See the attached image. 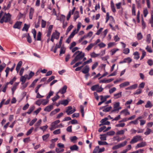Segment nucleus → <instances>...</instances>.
Here are the masks:
<instances>
[{"instance_id": "9", "label": "nucleus", "mask_w": 153, "mask_h": 153, "mask_svg": "<svg viewBox=\"0 0 153 153\" xmlns=\"http://www.w3.org/2000/svg\"><path fill=\"white\" fill-rule=\"evenodd\" d=\"M110 22L109 24L110 27L112 30H114V28L113 26V25L115 23V21L114 18L111 16H110Z\"/></svg>"}, {"instance_id": "31", "label": "nucleus", "mask_w": 153, "mask_h": 153, "mask_svg": "<svg viewBox=\"0 0 153 153\" xmlns=\"http://www.w3.org/2000/svg\"><path fill=\"white\" fill-rule=\"evenodd\" d=\"M79 17V12L77 11H76L74 14V21H75L76 19Z\"/></svg>"}, {"instance_id": "22", "label": "nucleus", "mask_w": 153, "mask_h": 153, "mask_svg": "<svg viewBox=\"0 0 153 153\" xmlns=\"http://www.w3.org/2000/svg\"><path fill=\"white\" fill-rule=\"evenodd\" d=\"M34 12V10L32 8H31L30 9L29 12V18L31 19L33 18V14Z\"/></svg>"}, {"instance_id": "47", "label": "nucleus", "mask_w": 153, "mask_h": 153, "mask_svg": "<svg viewBox=\"0 0 153 153\" xmlns=\"http://www.w3.org/2000/svg\"><path fill=\"white\" fill-rule=\"evenodd\" d=\"M65 48L64 47H61L60 51V52L59 53V55H61L62 54L64 53L65 52Z\"/></svg>"}, {"instance_id": "5", "label": "nucleus", "mask_w": 153, "mask_h": 153, "mask_svg": "<svg viewBox=\"0 0 153 153\" xmlns=\"http://www.w3.org/2000/svg\"><path fill=\"white\" fill-rule=\"evenodd\" d=\"M91 89L93 91H96L98 92H100L102 91L103 88L101 87H100L99 85L97 84L93 86L91 88Z\"/></svg>"}, {"instance_id": "36", "label": "nucleus", "mask_w": 153, "mask_h": 153, "mask_svg": "<svg viewBox=\"0 0 153 153\" xmlns=\"http://www.w3.org/2000/svg\"><path fill=\"white\" fill-rule=\"evenodd\" d=\"M143 38V36L141 33H138L137 35V38L139 40Z\"/></svg>"}, {"instance_id": "58", "label": "nucleus", "mask_w": 153, "mask_h": 153, "mask_svg": "<svg viewBox=\"0 0 153 153\" xmlns=\"http://www.w3.org/2000/svg\"><path fill=\"white\" fill-rule=\"evenodd\" d=\"M125 123H120L116 125V126L117 127H123L125 126Z\"/></svg>"}, {"instance_id": "40", "label": "nucleus", "mask_w": 153, "mask_h": 153, "mask_svg": "<svg viewBox=\"0 0 153 153\" xmlns=\"http://www.w3.org/2000/svg\"><path fill=\"white\" fill-rule=\"evenodd\" d=\"M27 42L29 43H31L32 42L31 38L29 33H28L27 34Z\"/></svg>"}, {"instance_id": "29", "label": "nucleus", "mask_w": 153, "mask_h": 153, "mask_svg": "<svg viewBox=\"0 0 153 153\" xmlns=\"http://www.w3.org/2000/svg\"><path fill=\"white\" fill-rule=\"evenodd\" d=\"M27 77V74H25L24 76H22L20 78V81H26Z\"/></svg>"}, {"instance_id": "39", "label": "nucleus", "mask_w": 153, "mask_h": 153, "mask_svg": "<svg viewBox=\"0 0 153 153\" xmlns=\"http://www.w3.org/2000/svg\"><path fill=\"white\" fill-rule=\"evenodd\" d=\"M135 8V4H132V15L134 16H135L136 15Z\"/></svg>"}, {"instance_id": "18", "label": "nucleus", "mask_w": 153, "mask_h": 153, "mask_svg": "<svg viewBox=\"0 0 153 153\" xmlns=\"http://www.w3.org/2000/svg\"><path fill=\"white\" fill-rule=\"evenodd\" d=\"M19 82H16L14 83L13 88H11V90L12 91V94H13L15 91L16 90L17 88V86H18Z\"/></svg>"}, {"instance_id": "16", "label": "nucleus", "mask_w": 153, "mask_h": 153, "mask_svg": "<svg viewBox=\"0 0 153 153\" xmlns=\"http://www.w3.org/2000/svg\"><path fill=\"white\" fill-rule=\"evenodd\" d=\"M53 108V105H50L46 107L44 109V111H45L50 112Z\"/></svg>"}, {"instance_id": "55", "label": "nucleus", "mask_w": 153, "mask_h": 153, "mask_svg": "<svg viewBox=\"0 0 153 153\" xmlns=\"http://www.w3.org/2000/svg\"><path fill=\"white\" fill-rule=\"evenodd\" d=\"M37 120V119L36 118H34L29 123V125L30 126H32Z\"/></svg>"}, {"instance_id": "27", "label": "nucleus", "mask_w": 153, "mask_h": 153, "mask_svg": "<svg viewBox=\"0 0 153 153\" xmlns=\"http://www.w3.org/2000/svg\"><path fill=\"white\" fill-rule=\"evenodd\" d=\"M30 26V25H27L26 24H25L24 25V27L22 28V30L23 31H26L27 32L28 30V29Z\"/></svg>"}, {"instance_id": "13", "label": "nucleus", "mask_w": 153, "mask_h": 153, "mask_svg": "<svg viewBox=\"0 0 153 153\" xmlns=\"http://www.w3.org/2000/svg\"><path fill=\"white\" fill-rule=\"evenodd\" d=\"M89 71V66L86 65L84 67L82 71L83 74H86L88 73Z\"/></svg>"}, {"instance_id": "43", "label": "nucleus", "mask_w": 153, "mask_h": 153, "mask_svg": "<svg viewBox=\"0 0 153 153\" xmlns=\"http://www.w3.org/2000/svg\"><path fill=\"white\" fill-rule=\"evenodd\" d=\"M46 22L43 19L42 20L41 27L42 28H45L46 25Z\"/></svg>"}, {"instance_id": "3", "label": "nucleus", "mask_w": 153, "mask_h": 153, "mask_svg": "<svg viewBox=\"0 0 153 153\" xmlns=\"http://www.w3.org/2000/svg\"><path fill=\"white\" fill-rule=\"evenodd\" d=\"M127 143V141H125L117 145L114 146L112 148V149L115 150L123 147L126 145Z\"/></svg>"}, {"instance_id": "10", "label": "nucleus", "mask_w": 153, "mask_h": 153, "mask_svg": "<svg viewBox=\"0 0 153 153\" xmlns=\"http://www.w3.org/2000/svg\"><path fill=\"white\" fill-rule=\"evenodd\" d=\"M22 23V22H21L18 21L14 24L13 26L14 28L20 29L21 27V25Z\"/></svg>"}, {"instance_id": "59", "label": "nucleus", "mask_w": 153, "mask_h": 153, "mask_svg": "<svg viewBox=\"0 0 153 153\" xmlns=\"http://www.w3.org/2000/svg\"><path fill=\"white\" fill-rule=\"evenodd\" d=\"M99 149V146H96L93 150L92 153H97V152L98 153Z\"/></svg>"}, {"instance_id": "52", "label": "nucleus", "mask_w": 153, "mask_h": 153, "mask_svg": "<svg viewBox=\"0 0 153 153\" xmlns=\"http://www.w3.org/2000/svg\"><path fill=\"white\" fill-rule=\"evenodd\" d=\"M49 136L50 134H49L43 135L42 137L43 140H46L49 137Z\"/></svg>"}, {"instance_id": "28", "label": "nucleus", "mask_w": 153, "mask_h": 153, "mask_svg": "<svg viewBox=\"0 0 153 153\" xmlns=\"http://www.w3.org/2000/svg\"><path fill=\"white\" fill-rule=\"evenodd\" d=\"M100 55V54H96L94 52H93L90 54V55L92 58H95Z\"/></svg>"}, {"instance_id": "21", "label": "nucleus", "mask_w": 153, "mask_h": 153, "mask_svg": "<svg viewBox=\"0 0 153 153\" xmlns=\"http://www.w3.org/2000/svg\"><path fill=\"white\" fill-rule=\"evenodd\" d=\"M122 92H120L119 93L114 94V98L117 99L121 97L122 96Z\"/></svg>"}, {"instance_id": "1", "label": "nucleus", "mask_w": 153, "mask_h": 153, "mask_svg": "<svg viewBox=\"0 0 153 153\" xmlns=\"http://www.w3.org/2000/svg\"><path fill=\"white\" fill-rule=\"evenodd\" d=\"M11 15L9 13H5L0 21V23H2L4 22H9L11 19Z\"/></svg>"}, {"instance_id": "4", "label": "nucleus", "mask_w": 153, "mask_h": 153, "mask_svg": "<svg viewBox=\"0 0 153 153\" xmlns=\"http://www.w3.org/2000/svg\"><path fill=\"white\" fill-rule=\"evenodd\" d=\"M60 122L59 120H57L51 123L50 129L51 131H53L58 128V125Z\"/></svg>"}, {"instance_id": "56", "label": "nucleus", "mask_w": 153, "mask_h": 153, "mask_svg": "<svg viewBox=\"0 0 153 153\" xmlns=\"http://www.w3.org/2000/svg\"><path fill=\"white\" fill-rule=\"evenodd\" d=\"M53 92L52 91H50L48 93V95L47 96L46 98L47 99H49L50 97L53 95Z\"/></svg>"}, {"instance_id": "32", "label": "nucleus", "mask_w": 153, "mask_h": 153, "mask_svg": "<svg viewBox=\"0 0 153 153\" xmlns=\"http://www.w3.org/2000/svg\"><path fill=\"white\" fill-rule=\"evenodd\" d=\"M94 46V45L93 44V43H91L87 47V48L85 49L87 50L88 51H89Z\"/></svg>"}, {"instance_id": "11", "label": "nucleus", "mask_w": 153, "mask_h": 153, "mask_svg": "<svg viewBox=\"0 0 153 153\" xmlns=\"http://www.w3.org/2000/svg\"><path fill=\"white\" fill-rule=\"evenodd\" d=\"M67 88V87L66 85H64L62 88L57 93H60L62 94H64L66 92Z\"/></svg>"}, {"instance_id": "61", "label": "nucleus", "mask_w": 153, "mask_h": 153, "mask_svg": "<svg viewBox=\"0 0 153 153\" xmlns=\"http://www.w3.org/2000/svg\"><path fill=\"white\" fill-rule=\"evenodd\" d=\"M124 59L126 62H128V63H130L132 61V59L130 57H127Z\"/></svg>"}, {"instance_id": "37", "label": "nucleus", "mask_w": 153, "mask_h": 153, "mask_svg": "<svg viewBox=\"0 0 153 153\" xmlns=\"http://www.w3.org/2000/svg\"><path fill=\"white\" fill-rule=\"evenodd\" d=\"M58 94V93H57L56 94V96H54V97L52 98V100L53 102L55 101L59 98L60 97L57 94Z\"/></svg>"}, {"instance_id": "38", "label": "nucleus", "mask_w": 153, "mask_h": 153, "mask_svg": "<svg viewBox=\"0 0 153 153\" xmlns=\"http://www.w3.org/2000/svg\"><path fill=\"white\" fill-rule=\"evenodd\" d=\"M38 80V79H35L33 81V82L32 83V84L29 87L30 88L34 87L35 85V84L37 82Z\"/></svg>"}, {"instance_id": "20", "label": "nucleus", "mask_w": 153, "mask_h": 153, "mask_svg": "<svg viewBox=\"0 0 153 153\" xmlns=\"http://www.w3.org/2000/svg\"><path fill=\"white\" fill-rule=\"evenodd\" d=\"M151 39V36L150 34H149L147 35L146 40L148 44H149L150 43Z\"/></svg>"}, {"instance_id": "14", "label": "nucleus", "mask_w": 153, "mask_h": 153, "mask_svg": "<svg viewBox=\"0 0 153 153\" xmlns=\"http://www.w3.org/2000/svg\"><path fill=\"white\" fill-rule=\"evenodd\" d=\"M146 142H142L138 144L135 146V148L137 149L139 148L145 146L146 145Z\"/></svg>"}, {"instance_id": "42", "label": "nucleus", "mask_w": 153, "mask_h": 153, "mask_svg": "<svg viewBox=\"0 0 153 153\" xmlns=\"http://www.w3.org/2000/svg\"><path fill=\"white\" fill-rule=\"evenodd\" d=\"M32 32L33 35V38L35 40L36 39V31L35 29H33L32 30Z\"/></svg>"}, {"instance_id": "7", "label": "nucleus", "mask_w": 153, "mask_h": 153, "mask_svg": "<svg viewBox=\"0 0 153 153\" xmlns=\"http://www.w3.org/2000/svg\"><path fill=\"white\" fill-rule=\"evenodd\" d=\"M121 109V107H120V103L119 102L116 103L114 106V109L111 111V113L118 111L119 110Z\"/></svg>"}, {"instance_id": "46", "label": "nucleus", "mask_w": 153, "mask_h": 153, "mask_svg": "<svg viewBox=\"0 0 153 153\" xmlns=\"http://www.w3.org/2000/svg\"><path fill=\"white\" fill-rule=\"evenodd\" d=\"M34 108L35 107L34 106H33L31 107L28 110V111L27 112V113L28 114H30L31 112L33 110Z\"/></svg>"}, {"instance_id": "19", "label": "nucleus", "mask_w": 153, "mask_h": 153, "mask_svg": "<svg viewBox=\"0 0 153 153\" xmlns=\"http://www.w3.org/2000/svg\"><path fill=\"white\" fill-rule=\"evenodd\" d=\"M75 35L73 33H71V34L69 37L67 39L66 42L68 43H69L71 41V39Z\"/></svg>"}, {"instance_id": "26", "label": "nucleus", "mask_w": 153, "mask_h": 153, "mask_svg": "<svg viewBox=\"0 0 153 153\" xmlns=\"http://www.w3.org/2000/svg\"><path fill=\"white\" fill-rule=\"evenodd\" d=\"M120 113H123L124 114L125 116H126L130 114L129 112L127 109H125L122 110L120 112Z\"/></svg>"}, {"instance_id": "30", "label": "nucleus", "mask_w": 153, "mask_h": 153, "mask_svg": "<svg viewBox=\"0 0 153 153\" xmlns=\"http://www.w3.org/2000/svg\"><path fill=\"white\" fill-rule=\"evenodd\" d=\"M152 106L153 105L151 102L149 101H147L146 104L145 105V107L146 108H151Z\"/></svg>"}, {"instance_id": "48", "label": "nucleus", "mask_w": 153, "mask_h": 153, "mask_svg": "<svg viewBox=\"0 0 153 153\" xmlns=\"http://www.w3.org/2000/svg\"><path fill=\"white\" fill-rule=\"evenodd\" d=\"M112 108V107L111 106H109L108 107H107L105 108L102 111L103 112H108Z\"/></svg>"}, {"instance_id": "15", "label": "nucleus", "mask_w": 153, "mask_h": 153, "mask_svg": "<svg viewBox=\"0 0 153 153\" xmlns=\"http://www.w3.org/2000/svg\"><path fill=\"white\" fill-rule=\"evenodd\" d=\"M81 23L80 22H79L77 25V30L75 29L74 30H73L72 33H73L75 35L77 33L81 27Z\"/></svg>"}, {"instance_id": "34", "label": "nucleus", "mask_w": 153, "mask_h": 153, "mask_svg": "<svg viewBox=\"0 0 153 153\" xmlns=\"http://www.w3.org/2000/svg\"><path fill=\"white\" fill-rule=\"evenodd\" d=\"M65 16L63 15H62L59 18H58L57 19L62 22H64L65 20Z\"/></svg>"}, {"instance_id": "62", "label": "nucleus", "mask_w": 153, "mask_h": 153, "mask_svg": "<svg viewBox=\"0 0 153 153\" xmlns=\"http://www.w3.org/2000/svg\"><path fill=\"white\" fill-rule=\"evenodd\" d=\"M115 134L114 131H110L107 133L106 135L108 136H112Z\"/></svg>"}, {"instance_id": "24", "label": "nucleus", "mask_w": 153, "mask_h": 153, "mask_svg": "<svg viewBox=\"0 0 153 153\" xmlns=\"http://www.w3.org/2000/svg\"><path fill=\"white\" fill-rule=\"evenodd\" d=\"M68 103V101L67 100H62L59 102V104H61L65 106L67 105Z\"/></svg>"}, {"instance_id": "50", "label": "nucleus", "mask_w": 153, "mask_h": 153, "mask_svg": "<svg viewBox=\"0 0 153 153\" xmlns=\"http://www.w3.org/2000/svg\"><path fill=\"white\" fill-rule=\"evenodd\" d=\"M49 100H43L41 101V103L44 105H46L48 102Z\"/></svg>"}, {"instance_id": "54", "label": "nucleus", "mask_w": 153, "mask_h": 153, "mask_svg": "<svg viewBox=\"0 0 153 153\" xmlns=\"http://www.w3.org/2000/svg\"><path fill=\"white\" fill-rule=\"evenodd\" d=\"M119 50L118 49H113L110 51V52L111 53V55H113L117 51Z\"/></svg>"}, {"instance_id": "12", "label": "nucleus", "mask_w": 153, "mask_h": 153, "mask_svg": "<svg viewBox=\"0 0 153 153\" xmlns=\"http://www.w3.org/2000/svg\"><path fill=\"white\" fill-rule=\"evenodd\" d=\"M60 33L58 32L57 31H56L55 32L53 33L52 35V36L54 38L58 39Z\"/></svg>"}, {"instance_id": "6", "label": "nucleus", "mask_w": 153, "mask_h": 153, "mask_svg": "<svg viewBox=\"0 0 153 153\" xmlns=\"http://www.w3.org/2000/svg\"><path fill=\"white\" fill-rule=\"evenodd\" d=\"M85 54L82 51H79L75 57V58L78 61L81 60L85 56Z\"/></svg>"}, {"instance_id": "57", "label": "nucleus", "mask_w": 153, "mask_h": 153, "mask_svg": "<svg viewBox=\"0 0 153 153\" xmlns=\"http://www.w3.org/2000/svg\"><path fill=\"white\" fill-rule=\"evenodd\" d=\"M64 151L63 149H60L58 148H56V151L57 153L62 152Z\"/></svg>"}, {"instance_id": "8", "label": "nucleus", "mask_w": 153, "mask_h": 153, "mask_svg": "<svg viewBox=\"0 0 153 153\" xmlns=\"http://www.w3.org/2000/svg\"><path fill=\"white\" fill-rule=\"evenodd\" d=\"M71 106H68L66 110V112L68 115H69L73 114L76 111L75 108L74 107L73 110Z\"/></svg>"}, {"instance_id": "44", "label": "nucleus", "mask_w": 153, "mask_h": 153, "mask_svg": "<svg viewBox=\"0 0 153 153\" xmlns=\"http://www.w3.org/2000/svg\"><path fill=\"white\" fill-rule=\"evenodd\" d=\"M42 122L41 119H39L37 122L35 124V126L37 128L40 125Z\"/></svg>"}, {"instance_id": "63", "label": "nucleus", "mask_w": 153, "mask_h": 153, "mask_svg": "<svg viewBox=\"0 0 153 153\" xmlns=\"http://www.w3.org/2000/svg\"><path fill=\"white\" fill-rule=\"evenodd\" d=\"M98 45L100 47V48L105 47L106 45L103 42H101L100 43L98 44Z\"/></svg>"}, {"instance_id": "23", "label": "nucleus", "mask_w": 153, "mask_h": 153, "mask_svg": "<svg viewBox=\"0 0 153 153\" xmlns=\"http://www.w3.org/2000/svg\"><path fill=\"white\" fill-rule=\"evenodd\" d=\"M129 85V82H126L120 84L119 86L120 88H123Z\"/></svg>"}, {"instance_id": "49", "label": "nucleus", "mask_w": 153, "mask_h": 153, "mask_svg": "<svg viewBox=\"0 0 153 153\" xmlns=\"http://www.w3.org/2000/svg\"><path fill=\"white\" fill-rule=\"evenodd\" d=\"M54 134H58L61 133L60 129H59L54 131L53 132Z\"/></svg>"}, {"instance_id": "64", "label": "nucleus", "mask_w": 153, "mask_h": 153, "mask_svg": "<svg viewBox=\"0 0 153 153\" xmlns=\"http://www.w3.org/2000/svg\"><path fill=\"white\" fill-rule=\"evenodd\" d=\"M146 49L148 52L149 53H152V51L151 49V47L149 46H147L146 47Z\"/></svg>"}, {"instance_id": "2", "label": "nucleus", "mask_w": 153, "mask_h": 153, "mask_svg": "<svg viewBox=\"0 0 153 153\" xmlns=\"http://www.w3.org/2000/svg\"><path fill=\"white\" fill-rule=\"evenodd\" d=\"M143 139L141 136L139 135H136L134 136L130 142V143L131 144H134L136 143L137 142L140 141H142Z\"/></svg>"}, {"instance_id": "33", "label": "nucleus", "mask_w": 153, "mask_h": 153, "mask_svg": "<svg viewBox=\"0 0 153 153\" xmlns=\"http://www.w3.org/2000/svg\"><path fill=\"white\" fill-rule=\"evenodd\" d=\"M134 59H138L140 58L139 54L138 52H135L134 53Z\"/></svg>"}, {"instance_id": "41", "label": "nucleus", "mask_w": 153, "mask_h": 153, "mask_svg": "<svg viewBox=\"0 0 153 153\" xmlns=\"http://www.w3.org/2000/svg\"><path fill=\"white\" fill-rule=\"evenodd\" d=\"M106 134H103L100 135V136H101V137H100L101 140H106Z\"/></svg>"}, {"instance_id": "60", "label": "nucleus", "mask_w": 153, "mask_h": 153, "mask_svg": "<svg viewBox=\"0 0 153 153\" xmlns=\"http://www.w3.org/2000/svg\"><path fill=\"white\" fill-rule=\"evenodd\" d=\"M130 52V50L128 48H126L123 51V53L125 54H128Z\"/></svg>"}, {"instance_id": "45", "label": "nucleus", "mask_w": 153, "mask_h": 153, "mask_svg": "<svg viewBox=\"0 0 153 153\" xmlns=\"http://www.w3.org/2000/svg\"><path fill=\"white\" fill-rule=\"evenodd\" d=\"M98 143L100 145H107L108 143L105 141H98Z\"/></svg>"}, {"instance_id": "35", "label": "nucleus", "mask_w": 153, "mask_h": 153, "mask_svg": "<svg viewBox=\"0 0 153 153\" xmlns=\"http://www.w3.org/2000/svg\"><path fill=\"white\" fill-rule=\"evenodd\" d=\"M151 132H153L152 130L149 128H147L146 131L144 132V134L146 135H148Z\"/></svg>"}, {"instance_id": "53", "label": "nucleus", "mask_w": 153, "mask_h": 153, "mask_svg": "<svg viewBox=\"0 0 153 153\" xmlns=\"http://www.w3.org/2000/svg\"><path fill=\"white\" fill-rule=\"evenodd\" d=\"M143 14L144 17H146L148 13V12L146 8H145L143 10Z\"/></svg>"}, {"instance_id": "51", "label": "nucleus", "mask_w": 153, "mask_h": 153, "mask_svg": "<svg viewBox=\"0 0 153 153\" xmlns=\"http://www.w3.org/2000/svg\"><path fill=\"white\" fill-rule=\"evenodd\" d=\"M41 33L40 32H39L37 36V40L38 41H40L41 40Z\"/></svg>"}, {"instance_id": "25", "label": "nucleus", "mask_w": 153, "mask_h": 153, "mask_svg": "<svg viewBox=\"0 0 153 153\" xmlns=\"http://www.w3.org/2000/svg\"><path fill=\"white\" fill-rule=\"evenodd\" d=\"M70 149L72 151L77 150L79 149L78 147L76 145H74L70 147Z\"/></svg>"}, {"instance_id": "17", "label": "nucleus", "mask_w": 153, "mask_h": 153, "mask_svg": "<svg viewBox=\"0 0 153 153\" xmlns=\"http://www.w3.org/2000/svg\"><path fill=\"white\" fill-rule=\"evenodd\" d=\"M113 80L114 79H103L100 81V82L105 83H108L113 81Z\"/></svg>"}]
</instances>
